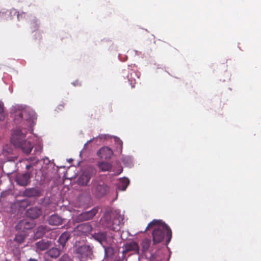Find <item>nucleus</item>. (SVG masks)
Instances as JSON below:
<instances>
[{
	"label": "nucleus",
	"mask_w": 261,
	"mask_h": 261,
	"mask_svg": "<svg viewBox=\"0 0 261 261\" xmlns=\"http://www.w3.org/2000/svg\"><path fill=\"white\" fill-rule=\"evenodd\" d=\"M25 134L20 129H16L14 131L11 138L12 143L16 147L20 148L25 154H29L31 152L33 145L30 141L24 140Z\"/></svg>",
	"instance_id": "obj_3"
},
{
	"label": "nucleus",
	"mask_w": 261,
	"mask_h": 261,
	"mask_svg": "<svg viewBox=\"0 0 261 261\" xmlns=\"http://www.w3.org/2000/svg\"><path fill=\"white\" fill-rule=\"evenodd\" d=\"M24 194L28 197H38L40 195V192L36 188H33L26 189Z\"/></svg>",
	"instance_id": "obj_14"
},
{
	"label": "nucleus",
	"mask_w": 261,
	"mask_h": 261,
	"mask_svg": "<svg viewBox=\"0 0 261 261\" xmlns=\"http://www.w3.org/2000/svg\"><path fill=\"white\" fill-rule=\"evenodd\" d=\"M29 261H38L37 259L35 258H30Z\"/></svg>",
	"instance_id": "obj_32"
},
{
	"label": "nucleus",
	"mask_w": 261,
	"mask_h": 261,
	"mask_svg": "<svg viewBox=\"0 0 261 261\" xmlns=\"http://www.w3.org/2000/svg\"><path fill=\"white\" fill-rule=\"evenodd\" d=\"M96 237L97 240L100 242H101L102 241L105 240L106 239V236L103 233H97Z\"/></svg>",
	"instance_id": "obj_25"
},
{
	"label": "nucleus",
	"mask_w": 261,
	"mask_h": 261,
	"mask_svg": "<svg viewBox=\"0 0 261 261\" xmlns=\"http://www.w3.org/2000/svg\"><path fill=\"white\" fill-rule=\"evenodd\" d=\"M139 251V247L138 244L135 242H130L127 243L124 247V250L122 251L123 254H125L127 252L133 251L134 253H138Z\"/></svg>",
	"instance_id": "obj_9"
},
{
	"label": "nucleus",
	"mask_w": 261,
	"mask_h": 261,
	"mask_svg": "<svg viewBox=\"0 0 261 261\" xmlns=\"http://www.w3.org/2000/svg\"><path fill=\"white\" fill-rule=\"evenodd\" d=\"M50 230L49 228L46 225H40L35 230L34 235L35 239L41 238L44 235Z\"/></svg>",
	"instance_id": "obj_11"
},
{
	"label": "nucleus",
	"mask_w": 261,
	"mask_h": 261,
	"mask_svg": "<svg viewBox=\"0 0 261 261\" xmlns=\"http://www.w3.org/2000/svg\"><path fill=\"white\" fill-rule=\"evenodd\" d=\"M109 191L108 186L101 180L95 179L91 183V192L97 198H101Z\"/></svg>",
	"instance_id": "obj_4"
},
{
	"label": "nucleus",
	"mask_w": 261,
	"mask_h": 261,
	"mask_svg": "<svg viewBox=\"0 0 261 261\" xmlns=\"http://www.w3.org/2000/svg\"><path fill=\"white\" fill-rule=\"evenodd\" d=\"M113 154L112 150L108 147H102L97 152V155L101 159H110Z\"/></svg>",
	"instance_id": "obj_10"
},
{
	"label": "nucleus",
	"mask_w": 261,
	"mask_h": 261,
	"mask_svg": "<svg viewBox=\"0 0 261 261\" xmlns=\"http://www.w3.org/2000/svg\"><path fill=\"white\" fill-rule=\"evenodd\" d=\"M51 241L42 239L35 243L36 251V252H39L46 250L51 247Z\"/></svg>",
	"instance_id": "obj_8"
},
{
	"label": "nucleus",
	"mask_w": 261,
	"mask_h": 261,
	"mask_svg": "<svg viewBox=\"0 0 261 261\" xmlns=\"http://www.w3.org/2000/svg\"><path fill=\"white\" fill-rule=\"evenodd\" d=\"M13 12L14 14H16L17 16L18 20H19L20 17H22L23 15H25L24 13H22L20 14L18 12L16 11L15 10H13L12 12H11V13H12Z\"/></svg>",
	"instance_id": "obj_26"
},
{
	"label": "nucleus",
	"mask_w": 261,
	"mask_h": 261,
	"mask_svg": "<svg viewBox=\"0 0 261 261\" xmlns=\"http://www.w3.org/2000/svg\"><path fill=\"white\" fill-rule=\"evenodd\" d=\"M98 207H94L89 211H86L80 214L76 218L78 222L88 221L93 219L98 212Z\"/></svg>",
	"instance_id": "obj_7"
},
{
	"label": "nucleus",
	"mask_w": 261,
	"mask_h": 261,
	"mask_svg": "<svg viewBox=\"0 0 261 261\" xmlns=\"http://www.w3.org/2000/svg\"><path fill=\"white\" fill-rule=\"evenodd\" d=\"M150 244V240L147 239L143 240L142 241V249L144 252H146L149 248Z\"/></svg>",
	"instance_id": "obj_23"
},
{
	"label": "nucleus",
	"mask_w": 261,
	"mask_h": 261,
	"mask_svg": "<svg viewBox=\"0 0 261 261\" xmlns=\"http://www.w3.org/2000/svg\"><path fill=\"white\" fill-rule=\"evenodd\" d=\"M75 253L80 261H86L88 258H91L92 248L86 244L81 245L76 244Z\"/></svg>",
	"instance_id": "obj_5"
},
{
	"label": "nucleus",
	"mask_w": 261,
	"mask_h": 261,
	"mask_svg": "<svg viewBox=\"0 0 261 261\" xmlns=\"http://www.w3.org/2000/svg\"><path fill=\"white\" fill-rule=\"evenodd\" d=\"M84 177H85V178H86V181H85V182H83L82 184H83V185H87V183L89 182V179H90V178H89V177H88V176H83V177H82V178H84Z\"/></svg>",
	"instance_id": "obj_28"
},
{
	"label": "nucleus",
	"mask_w": 261,
	"mask_h": 261,
	"mask_svg": "<svg viewBox=\"0 0 261 261\" xmlns=\"http://www.w3.org/2000/svg\"><path fill=\"white\" fill-rule=\"evenodd\" d=\"M47 221L50 225L58 226L62 224L63 219L58 215L54 214L50 216Z\"/></svg>",
	"instance_id": "obj_12"
},
{
	"label": "nucleus",
	"mask_w": 261,
	"mask_h": 261,
	"mask_svg": "<svg viewBox=\"0 0 261 261\" xmlns=\"http://www.w3.org/2000/svg\"><path fill=\"white\" fill-rule=\"evenodd\" d=\"M153 227H154L152 232L153 244L162 242L164 239L166 233L167 236L166 244L167 245L172 238V231L170 228L161 220H153L148 224L145 231Z\"/></svg>",
	"instance_id": "obj_1"
},
{
	"label": "nucleus",
	"mask_w": 261,
	"mask_h": 261,
	"mask_svg": "<svg viewBox=\"0 0 261 261\" xmlns=\"http://www.w3.org/2000/svg\"><path fill=\"white\" fill-rule=\"evenodd\" d=\"M28 162L27 164H32L33 168H34V166H35L38 162H39V160L37 159L36 157H30L28 159H26L24 161Z\"/></svg>",
	"instance_id": "obj_22"
},
{
	"label": "nucleus",
	"mask_w": 261,
	"mask_h": 261,
	"mask_svg": "<svg viewBox=\"0 0 261 261\" xmlns=\"http://www.w3.org/2000/svg\"><path fill=\"white\" fill-rule=\"evenodd\" d=\"M73 84V85H74V86H77V85H80H80H81L80 83V84H79V82H78L77 81L74 82Z\"/></svg>",
	"instance_id": "obj_30"
},
{
	"label": "nucleus",
	"mask_w": 261,
	"mask_h": 261,
	"mask_svg": "<svg viewBox=\"0 0 261 261\" xmlns=\"http://www.w3.org/2000/svg\"><path fill=\"white\" fill-rule=\"evenodd\" d=\"M64 105L63 104H60L58 106L57 109L59 111H61L64 109Z\"/></svg>",
	"instance_id": "obj_29"
},
{
	"label": "nucleus",
	"mask_w": 261,
	"mask_h": 261,
	"mask_svg": "<svg viewBox=\"0 0 261 261\" xmlns=\"http://www.w3.org/2000/svg\"><path fill=\"white\" fill-rule=\"evenodd\" d=\"M115 253L114 249L111 247L108 246L105 247V256L106 258H111L113 257Z\"/></svg>",
	"instance_id": "obj_18"
},
{
	"label": "nucleus",
	"mask_w": 261,
	"mask_h": 261,
	"mask_svg": "<svg viewBox=\"0 0 261 261\" xmlns=\"http://www.w3.org/2000/svg\"><path fill=\"white\" fill-rule=\"evenodd\" d=\"M129 184V180L127 178H124L121 179L118 189L121 191H125Z\"/></svg>",
	"instance_id": "obj_17"
},
{
	"label": "nucleus",
	"mask_w": 261,
	"mask_h": 261,
	"mask_svg": "<svg viewBox=\"0 0 261 261\" xmlns=\"http://www.w3.org/2000/svg\"><path fill=\"white\" fill-rule=\"evenodd\" d=\"M77 229L79 230L82 231L84 232H87L91 230V227L88 224L84 223L79 225L77 226Z\"/></svg>",
	"instance_id": "obj_20"
},
{
	"label": "nucleus",
	"mask_w": 261,
	"mask_h": 261,
	"mask_svg": "<svg viewBox=\"0 0 261 261\" xmlns=\"http://www.w3.org/2000/svg\"><path fill=\"white\" fill-rule=\"evenodd\" d=\"M69 238L70 234L68 232H64L59 237L58 242L63 247L65 245L67 241L68 240Z\"/></svg>",
	"instance_id": "obj_16"
},
{
	"label": "nucleus",
	"mask_w": 261,
	"mask_h": 261,
	"mask_svg": "<svg viewBox=\"0 0 261 261\" xmlns=\"http://www.w3.org/2000/svg\"><path fill=\"white\" fill-rule=\"evenodd\" d=\"M116 141H117L118 145L120 146V148L122 149L123 145L122 141L118 138L116 139Z\"/></svg>",
	"instance_id": "obj_27"
},
{
	"label": "nucleus",
	"mask_w": 261,
	"mask_h": 261,
	"mask_svg": "<svg viewBox=\"0 0 261 261\" xmlns=\"http://www.w3.org/2000/svg\"><path fill=\"white\" fill-rule=\"evenodd\" d=\"M98 167L100 170L102 172L109 171L112 168V165L106 162H100L98 163Z\"/></svg>",
	"instance_id": "obj_15"
},
{
	"label": "nucleus",
	"mask_w": 261,
	"mask_h": 261,
	"mask_svg": "<svg viewBox=\"0 0 261 261\" xmlns=\"http://www.w3.org/2000/svg\"><path fill=\"white\" fill-rule=\"evenodd\" d=\"M41 214V210L38 207H31L27 212V216L33 219L37 218Z\"/></svg>",
	"instance_id": "obj_13"
},
{
	"label": "nucleus",
	"mask_w": 261,
	"mask_h": 261,
	"mask_svg": "<svg viewBox=\"0 0 261 261\" xmlns=\"http://www.w3.org/2000/svg\"><path fill=\"white\" fill-rule=\"evenodd\" d=\"M25 169L27 170L26 172L18 174L16 178L17 184L21 186H26L30 182L34 170L32 164H26Z\"/></svg>",
	"instance_id": "obj_6"
},
{
	"label": "nucleus",
	"mask_w": 261,
	"mask_h": 261,
	"mask_svg": "<svg viewBox=\"0 0 261 261\" xmlns=\"http://www.w3.org/2000/svg\"><path fill=\"white\" fill-rule=\"evenodd\" d=\"M47 253L51 257L57 258L60 255V251L57 248H52L48 251Z\"/></svg>",
	"instance_id": "obj_19"
},
{
	"label": "nucleus",
	"mask_w": 261,
	"mask_h": 261,
	"mask_svg": "<svg viewBox=\"0 0 261 261\" xmlns=\"http://www.w3.org/2000/svg\"><path fill=\"white\" fill-rule=\"evenodd\" d=\"M25 239V236L23 233H17L16 234L14 241L18 244L23 243Z\"/></svg>",
	"instance_id": "obj_21"
},
{
	"label": "nucleus",
	"mask_w": 261,
	"mask_h": 261,
	"mask_svg": "<svg viewBox=\"0 0 261 261\" xmlns=\"http://www.w3.org/2000/svg\"><path fill=\"white\" fill-rule=\"evenodd\" d=\"M123 218L116 211L107 210L100 220L101 225L114 231H117L120 228Z\"/></svg>",
	"instance_id": "obj_2"
},
{
	"label": "nucleus",
	"mask_w": 261,
	"mask_h": 261,
	"mask_svg": "<svg viewBox=\"0 0 261 261\" xmlns=\"http://www.w3.org/2000/svg\"><path fill=\"white\" fill-rule=\"evenodd\" d=\"M5 114L4 110L3 103L0 101V121L3 120L5 118Z\"/></svg>",
	"instance_id": "obj_24"
},
{
	"label": "nucleus",
	"mask_w": 261,
	"mask_h": 261,
	"mask_svg": "<svg viewBox=\"0 0 261 261\" xmlns=\"http://www.w3.org/2000/svg\"><path fill=\"white\" fill-rule=\"evenodd\" d=\"M34 23L35 24V27H34V28H35V30H37L38 28V25L37 23H36V22H34Z\"/></svg>",
	"instance_id": "obj_31"
}]
</instances>
